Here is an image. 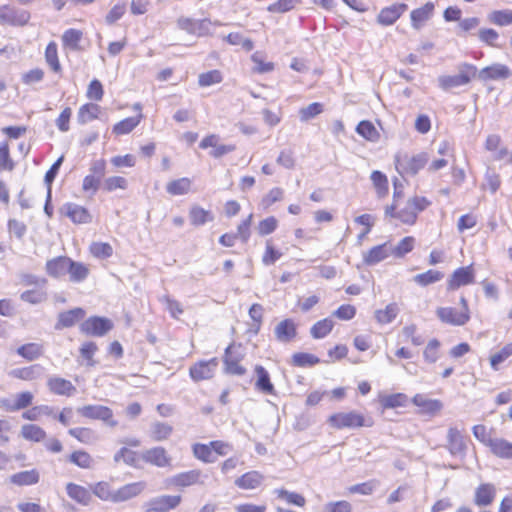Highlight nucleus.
Wrapping results in <instances>:
<instances>
[{
	"mask_svg": "<svg viewBox=\"0 0 512 512\" xmlns=\"http://www.w3.org/2000/svg\"><path fill=\"white\" fill-rule=\"evenodd\" d=\"M401 197L402 191L394 190L392 202L385 207L384 215L399 224L414 226L418 221L419 214L428 209L432 201L425 196L414 195L403 204L400 201Z\"/></svg>",
	"mask_w": 512,
	"mask_h": 512,
	"instance_id": "f257e3e1",
	"label": "nucleus"
},
{
	"mask_svg": "<svg viewBox=\"0 0 512 512\" xmlns=\"http://www.w3.org/2000/svg\"><path fill=\"white\" fill-rule=\"evenodd\" d=\"M147 483L143 480L126 483L115 488L110 481L101 480L91 486L94 496L104 502L124 503L140 497L145 493Z\"/></svg>",
	"mask_w": 512,
	"mask_h": 512,
	"instance_id": "f03ea898",
	"label": "nucleus"
},
{
	"mask_svg": "<svg viewBox=\"0 0 512 512\" xmlns=\"http://www.w3.org/2000/svg\"><path fill=\"white\" fill-rule=\"evenodd\" d=\"M327 423L334 430H356L374 425L371 417L358 410L334 412L328 416Z\"/></svg>",
	"mask_w": 512,
	"mask_h": 512,
	"instance_id": "7ed1b4c3",
	"label": "nucleus"
},
{
	"mask_svg": "<svg viewBox=\"0 0 512 512\" xmlns=\"http://www.w3.org/2000/svg\"><path fill=\"white\" fill-rule=\"evenodd\" d=\"M232 449V444L223 440H212L208 443L196 442L191 446L194 458L205 464L216 462L219 457L228 455Z\"/></svg>",
	"mask_w": 512,
	"mask_h": 512,
	"instance_id": "20e7f679",
	"label": "nucleus"
},
{
	"mask_svg": "<svg viewBox=\"0 0 512 512\" xmlns=\"http://www.w3.org/2000/svg\"><path fill=\"white\" fill-rule=\"evenodd\" d=\"M459 308L441 306L435 311L437 318L444 324L451 326H464L471 319L469 302L465 296L459 298Z\"/></svg>",
	"mask_w": 512,
	"mask_h": 512,
	"instance_id": "39448f33",
	"label": "nucleus"
},
{
	"mask_svg": "<svg viewBox=\"0 0 512 512\" xmlns=\"http://www.w3.org/2000/svg\"><path fill=\"white\" fill-rule=\"evenodd\" d=\"M245 353L241 343H230L223 355L224 372L232 376H244L247 373L246 367L242 364Z\"/></svg>",
	"mask_w": 512,
	"mask_h": 512,
	"instance_id": "423d86ee",
	"label": "nucleus"
},
{
	"mask_svg": "<svg viewBox=\"0 0 512 512\" xmlns=\"http://www.w3.org/2000/svg\"><path fill=\"white\" fill-rule=\"evenodd\" d=\"M469 444L470 439L465 434L464 429L457 426H450L447 429L445 448L452 457L464 458Z\"/></svg>",
	"mask_w": 512,
	"mask_h": 512,
	"instance_id": "0eeeda50",
	"label": "nucleus"
},
{
	"mask_svg": "<svg viewBox=\"0 0 512 512\" xmlns=\"http://www.w3.org/2000/svg\"><path fill=\"white\" fill-rule=\"evenodd\" d=\"M141 440L129 438L123 441V446L114 454L116 463H124L127 466L137 468L142 460Z\"/></svg>",
	"mask_w": 512,
	"mask_h": 512,
	"instance_id": "6e6552de",
	"label": "nucleus"
},
{
	"mask_svg": "<svg viewBox=\"0 0 512 512\" xmlns=\"http://www.w3.org/2000/svg\"><path fill=\"white\" fill-rule=\"evenodd\" d=\"M476 282V270L473 264L461 266L451 272L446 280V290L454 292Z\"/></svg>",
	"mask_w": 512,
	"mask_h": 512,
	"instance_id": "1a4fd4ad",
	"label": "nucleus"
},
{
	"mask_svg": "<svg viewBox=\"0 0 512 512\" xmlns=\"http://www.w3.org/2000/svg\"><path fill=\"white\" fill-rule=\"evenodd\" d=\"M478 69L475 65L464 63L457 75H445L439 78V85L444 90H449L454 87L467 85L477 76Z\"/></svg>",
	"mask_w": 512,
	"mask_h": 512,
	"instance_id": "9d476101",
	"label": "nucleus"
},
{
	"mask_svg": "<svg viewBox=\"0 0 512 512\" xmlns=\"http://www.w3.org/2000/svg\"><path fill=\"white\" fill-rule=\"evenodd\" d=\"M31 13L9 4L0 5V23L13 27H24L30 23Z\"/></svg>",
	"mask_w": 512,
	"mask_h": 512,
	"instance_id": "9b49d317",
	"label": "nucleus"
},
{
	"mask_svg": "<svg viewBox=\"0 0 512 512\" xmlns=\"http://www.w3.org/2000/svg\"><path fill=\"white\" fill-rule=\"evenodd\" d=\"M180 494H161L149 499L144 504V512H171L182 503Z\"/></svg>",
	"mask_w": 512,
	"mask_h": 512,
	"instance_id": "f8f14e48",
	"label": "nucleus"
},
{
	"mask_svg": "<svg viewBox=\"0 0 512 512\" xmlns=\"http://www.w3.org/2000/svg\"><path fill=\"white\" fill-rule=\"evenodd\" d=\"M114 327L112 320L101 316H90L80 325V331L86 336L103 337Z\"/></svg>",
	"mask_w": 512,
	"mask_h": 512,
	"instance_id": "ddd939ff",
	"label": "nucleus"
},
{
	"mask_svg": "<svg viewBox=\"0 0 512 512\" xmlns=\"http://www.w3.org/2000/svg\"><path fill=\"white\" fill-rule=\"evenodd\" d=\"M79 414L90 420H101L109 427H116L118 421L114 418L111 408L104 405H85L78 409Z\"/></svg>",
	"mask_w": 512,
	"mask_h": 512,
	"instance_id": "4468645a",
	"label": "nucleus"
},
{
	"mask_svg": "<svg viewBox=\"0 0 512 512\" xmlns=\"http://www.w3.org/2000/svg\"><path fill=\"white\" fill-rule=\"evenodd\" d=\"M206 475L199 468L179 472L171 478V484L180 490L205 485Z\"/></svg>",
	"mask_w": 512,
	"mask_h": 512,
	"instance_id": "2eb2a0df",
	"label": "nucleus"
},
{
	"mask_svg": "<svg viewBox=\"0 0 512 512\" xmlns=\"http://www.w3.org/2000/svg\"><path fill=\"white\" fill-rule=\"evenodd\" d=\"M219 361L216 357L199 360L189 368V376L195 382L210 380L214 377Z\"/></svg>",
	"mask_w": 512,
	"mask_h": 512,
	"instance_id": "dca6fc26",
	"label": "nucleus"
},
{
	"mask_svg": "<svg viewBox=\"0 0 512 512\" xmlns=\"http://www.w3.org/2000/svg\"><path fill=\"white\" fill-rule=\"evenodd\" d=\"M199 148L206 150L211 148L210 156L219 159L223 156L235 151L236 146L234 144L221 143L220 136L214 133L208 134L202 138L199 143Z\"/></svg>",
	"mask_w": 512,
	"mask_h": 512,
	"instance_id": "f3484780",
	"label": "nucleus"
},
{
	"mask_svg": "<svg viewBox=\"0 0 512 512\" xmlns=\"http://www.w3.org/2000/svg\"><path fill=\"white\" fill-rule=\"evenodd\" d=\"M408 10V5L403 2H395L382 7L376 16V22L383 27L394 25Z\"/></svg>",
	"mask_w": 512,
	"mask_h": 512,
	"instance_id": "a211bd4d",
	"label": "nucleus"
},
{
	"mask_svg": "<svg viewBox=\"0 0 512 512\" xmlns=\"http://www.w3.org/2000/svg\"><path fill=\"white\" fill-rule=\"evenodd\" d=\"M60 213L76 225L89 224L93 219V216L88 208L74 202L65 203L60 208Z\"/></svg>",
	"mask_w": 512,
	"mask_h": 512,
	"instance_id": "6ab92c4d",
	"label": "nucleus"
},
{
	"mask_svg": "<svg viewBox=\"0 0 512 512\" xmlns=\"http://www.w3.org/2000/svg\"><path fill=\"white\" fill-rule=\"evenodd\" d=\"M142 461L158 468L172 466V457L163 446H154L143 451Z\"/></svg>",
	"mask_w": 512,
	"mask_h": 512,
	"instance_id": "aec40b11",
	"label": "nucleus"
},
{
	"mask_svg": "<svg viewBox=\"0 0 512 512\" xmlns=\"http://www.w3.org/2000/svg\"><path fill=\"white\" fill-rule=\"evenodd\" d=\"M411 402L418 408V413L426 416H436L443 410V402L439 399L428 398L423 393L415 394Z\"/></svg>",
	"mask_w": 512,
	"mask_h": 512,
	"instance_id": "412c9836",
	"label": "nucleus"
},
{
	"mask_svg": "<svg viewBox=\"0 0 512 512\" xmlns=\"http://www.w3.org/2000/svg\"><path fill=\"white\" fill-rule=\"evenodd\" d=\"M435 4L431 1L411 10L409 18L411 27L419 31L421 30L434 16Z\"/></svg>",
	"mask_w": 512,
	"mask_h": 512,
	"instance_id": "4be33fe9",
	"label": "nucleus"
},
{
	"mask_svg": "<svg viewBox=\"0 0 512 512\" xmlns=\"http://www.w3.org/2000/svg\"><path fill=\"white\" fill-rule=\"evenodd\" d=\"M427 161V155L425 153H421L411 157H403L402 159H397L396 165L397 169H399L401 173L407 175H416L426 166Z\"/></svg>",
	"mask_w": 512,
	"mask_h": 512,
	"instance_id": "5701e85b",
	"label": "nucleus"
},
{
	"mask_svg": "<svg viewBox=\"0 0 512 512\" xmlns=\"http://www.w3.org/2000/svg\"><path fill=\"white\" fill-rule=\"evenodd\" d=\"M511 76V68L503 63H493L479 71V77L483 81L506 80Z\"/></svg>",
	"mask_w": 512,
	"mask_h": 512,
	"instance_id": "b1692460",
	"label": "nucleus"
},
{
	"mask_svg": "<svg viewBox=\"0 0 512 512\" xmlns=\"http://www.w3.org/2000/svg\"><path fill=\"white\" fill-rule=\"evenodd\" d=\"M44 370L40 364H31L13 369L10 375L19 381L36 382L43 377Z\"/></svg>",
	"mask_w": 512,
	"mask_h": 512,
	"instance_id": "393cba45",
	"label": "nucleus"
},
{
	"mask_svg": "<svg viewBox=\"0 0 512 512\" xmlns=\"http://www.w3.org/2000/svg\"><path fill=\"white\" fill-rule=\"evenodd\" d=\"M496 492L494 484L489 482L480 483L475 488L473 502L477 507L490 506L496 498Z\"/></svg>",
	"mask_w": 512,
	"mask_h": 512,
	"instance_id": "a878e982",
	"label": "nucleus"
},
{
	"mask_svg": "<svg viewBox=\"0 0 512 512\" xmlns=\"http://www.w3.org/2000/svg\"><path fill=\"white\" fill-rule=\"evenodd\" d=\"M34 395L31 391H21L15 395L13 402L7 399L1 400V407L8 412H17L30 407L33 404Z\"/></svg>",
	"mask_w": 512,
	"mask_h": 512,
	"instance_id": "bb28decb",
	"label": "nucleus"
},
{
	"mask_svg": "<svg viewBox=\"0 0 512 512\" xmlns=\"http://www.w3.org/2000/svg\"><path fill=\"white\" fill-rule=\"evenodd\" d=\"M165 190L171 197L184 196L193 191V181L189 177L174 178L166 183Z\"/></svg>",
	"mask_w": 512,
	"mask_h": 512,
	"instance_id": "cd10ccee",
	"label": "nucleus"
},
{
	"mask_svg": "<svg viewBox=\"0 0 512 512\" xmlns=\"http://www.w3.org/2000/svg\"><path fill=\"white\" fill-rule=\"evenodd\" d=\"M47 387L52 394L70 397L76 392V387L70 380L59 376L50 377L47 380Z\"/></svg>",
	"mask_w": 512,
	"mask_h": 512,
	"instance_id": "c85d7f7f",
	"label": "nucleus"
},
{
	"mask_svg": "<svg viewBox=\"0 0 512 512\" xmlns=\"http://www.w3.org/2000/svg\"><path fill=\"white\" fill-rule=\"evenodd\" d=\"M16 353L27 362H34L43 357L45 348L42 343L27 342L17 347Z\"/></svg>",
	"mask_w": 512,
	"mask_h": 512,
	"instance_id": "c756f323",
	"label": "nucleus"
},
{
	"mask_svg": "<svg viewBox=\"0 0 512 512\" xmlns=\"http://www.w3.org/2000/svg\"><path fill=\"white\" fill-rule=\"evenodd\" d=\"M65 490L68 497L80 505L87 506L92 500V492L80 484L68 482Z\"/></svg>",
	"mask_w": 512,
	"mask_h": 512,
	"instance_id": "7c9ffc66",
	"label": "nucleus"
},
{
	"mask_svg": "<svg viewBox=\"0 0 512 512\" xmlns=\"http://www.w3.org/2000/svg\"><path fill=\"white\" fill-rule=\"evenodd\" d=\"M378 403L383 411L406 407L409 398L405 393L379 394Z\"/></svg>",
	"mask_w": 512,
	"mask_h": 512,
	"instance_id": "2f4dec72",
	"label": "nucleus"
},
{
	"mask_svg": "<svg viewBox=\"0 0 512 512\" xmlns=\"http://www.w3.org/2000/svg\"><path fill=\"white\" fill-rule=\"evenodd\" d=\"M275 337L280 342H291L297 337V325L294 320H281L274 329Z\"/></svg>",
	"mask_w": 512,
	"mask_h": 512,
	"instance_id": "473e14b6",
	"label": "nucleus"
},
{
	"mask_svg": "<svg viewBox=\"0 0 512 512\" xmlns=\"http://www.w3.org/2000/svg\"><path fill=\"white\" fill-rule=\"evenodd\" d=\"M190 224L194 227L204 226L205 224L214 220V214L211 210L193 204L188 211Z\"/></svg>",
	"mask_w": 512,
	"mask_h": 512,
	"instance_id": "72a5a7b5",
	"label": "nucleus"
},
{
	"mask_svg": "<svg viewBox=\"0 0 512 512\" xmlns=\"http://www.w3.org/2000/svg\"><path fill=\"white\" fill-rule=\"evenodd\" d=\"M67 461L82 470H90L95 466L93 456L84 449H76L69 453Z\"/></svg>",
	"mask_w": 512,
	"mask_h": 512,
	"instance_id": "f704fd0d",
	"label": "nucleus"
},
{
	"mask_svg": "<svg viewBox=\"0 0 512 512\" xmlns=\"http://www.w3.org/2000/svg\"><path fill=\"white\" fill-rule=\"evenodd\" d=\"M83 38L84 32L82 30L68 28L61 36L62 46L64 49L71 51H81L83 49V46L81 45Z\"/></svg>",
	"mask_w": 512,
	"mask_h": 512,
	"instance_id": "c9c22d12",
	"label": "nucleus"
},
{
	"mask_svg": "<svg viewBox=\"0 0 512 512\" xmlns=\"http://www.w3.org/2000/svg\"><path fill=\"white\" fill-rule=\"evenodd\" d=\"M44 59L49 69L57 75H61L63 68L59 58L58 45L55 41H50L44 50Z\"/></svg>",
	"mask_w": 512,
	"mask_h": 512,
	"instance_id": "e433bc0d",
	"label": "nucleus"
},
{
	"mask_svg": "<svg viewBox=\"0 0 512 512\" xmlns=\"http://www.w3.org/2000/svg\"><path fill=\"white\" fill-rule=\"evenodd\" d=\"M10 483L18 486H32L40 481V473L36 468L30 470L19 471L10 476Z\"/></svg>",
	"mask_w": 512,
	"mask_h": 512,
	"instance_id": "4c0bfd02",
	"label": "nucleus"
},
{
	"mask_svg": "<svg viewBox=\"0 0 512 512\" xmlns=\"http://www.w3.org/2000/svg\"><path fill=\"white\" fill-rule=\"evenodd\" d=\"M21 437L28 442L43 443L47 439V432L37 424H23L20 429Z\"/></svg>",
	"mask_w": 512,
	"mask_h": 512,
	"instance_id": "58836bf2",
	"label": "nucleus"
},
{
	"mask_svg": "<svg viewBox=\"0 0 512 512\" xmlns=\"http://www.w3.org/2000/svg\"><path fill=\"white\" fill-rule=\"evenodd\" d=\"M144 119L143 113H138L131 117H126L112 127V133L115 136H122L131 133Z\"/></svg>",
	"mask_w": 512,
	"mask_h": 512,
	"instance_id": "ea45409f",
	"label": "nucleus"
},
{
	"mask_svg": "<svg viewBox=\"0 0 512 512\" xmlns=\"http://www.w3.org/2000/svg\"><path fill=\"white\" fill-rule=\"evenodd\" d=\"M86 315L83 308L77 307L67 311H63L58 316L57 328H70L76 325Z\"/></svg>",
	"mask_w": 512,
	"mask_h": 512,
	"instance_id": "a19ab883",
	"label": "nucleus"
},
{
	"mask_svg": "<svg viewBox=\"0 0 512 512\" xmlns=\"http://www.w3.org/2000/svg\"><path fill=\"white\" fill-rule=\"evenodd\" d=\"M70 258L58 256L46 262L45 268L49 276L59 278L64 276L69 269Z\"/></svg>",
	"mask_w": 512,
	"mask_h": 512,
	"instance_id": "79ce46f5",
	"label": "nucleus"
},
{
	"mask_svg": "<svg viewBox=\"0 0 512 512\" xmlns=\"http://www.w3.org/2000/svg\"><path fill=\"white\" fill-rule=\"evenodd\" d=\"M370 181L379 199H384L389 195V180L385 173L379 170L372 171Z\"/></svg>",
	"mask_w": 512,
	"mask_h": 512,
	"instance_id": "37998d69",
	"label": "nucleus"
},
{
	"mask_svg": "<svg viewBox=\"0 0 512 512\" xmlns=\"http://www.w3.org/2000/svg\"><path fill=\"white\" fill-rule=\"evenodd\" d=\"M512 357V342L506 343L498 351L489 356V364L493 371H499L503 365Z\"/></svg>",
	"mask_w": 512,
	"mask_h": 512,
	"instance_id": "c03bdc74",
	"label": "nucleus"
},
{
	"mask_svg": "<svg viewBox=\"0 0 512 512\" xmlns=\"http://www.w3.org/2000/svg\"><path fill=\"white\" fill-rule=\"evenodd\" d=\"M389 256L388 243H382L370 248L363 255V263L367 266H373L385 260Z\"/></svg>",
	"mask_w": 512,
	"mask_h": 512,
	"instance_id": "a18cd8bd",
	"label": "nucleus"
},
{
	"mask_svg": "<svg viewBox=\"0 0 512 512\" xmlns=\"http://www.w3.org/2000/svg\"><path fill=\"white\" fill-rule=\"evenodd\" d=\"M442 356V342L438 338H431L422 351L423 361L426 364H435Z\"/></svg>",
	"mask_w": 512,
	"mask_h": 512,
	"instance_id": "49530a36",
	"label": "nucleus"
},
{
	"mask_svg": "<svg viewBox=\"0 0 512 512\" xmlns=\"http://www.w3.org/2000/svg\"><path fill=\"white\" fill-rule=\"evenodd\" d=\"M255 373L257 376L256 382H255V388L264 394L274 395L275 388L271 382L270 375H269L268 371L263 366L256 365Z\"/></svg>",
	"mask_w": 512,
	"mask_h": 512,
	"instance_id": "de8ad7c7",
	"label": "nucleus"
},
{
	"mask_svg": "<svg viewBox=\"0 0 512 512\" xmlns=\"http://www.w3.org/2000/svg\"><path fill=\"white\" fill-rule=\"evenodd\" d=\"M263 482V475L258 471H248L235 480V485L243 490L258 488Z\"/></svg>",
	"mask_w": 512,
	"mask_h": 512,
	"instance_id": "09e8293b",
	"label": "nucleus"
},
{
	"mask_svg": "<svg viewBox=\"0 0 512 512\" xmlns=\"http://www.w3.org/2000/svg\"><path fill=\"white\" fill-rule=\"evenodd\" d=\"M401 338L404 343H411L414 346H421L425 343V338L415 324L405 325L401 329Z\"/></svg>",
	"mask_w": 512,
	"mask_h": 512,
	"instance_id": "8fccbe9b",
	"label": "nucleus"
},
{
	"mask_svg": "<svg viewBox=\"0 0 512 512\" xmlns=\"http://www.w3.org/2000/svg\"><path fill=\"white\" fill-rule=\"evenodd\" d=\"M444 278V273L437 269H428L413 277V281L420 287H427L440 282Z\"/></svg>",
	"mask_w": 512,
	"mask_h": 512,
	"instance_id": "3c124183",
	"label": "nucleus"
},
{
	"mask_svg": "<svg viewBox=\"0 0 512 512\" xmlns=\"http://www.w3.org/2000/svg\"><path fill=\"white\" fill-rule=\"evenodd\" d=\"M334 321L331 317H325L316 321L310 328V334L314 339H322L328 336L334 329Z\"/></svg>",
	"mask_w": 512,
	"mask_h": 512,
	"instance_id": "603ef678",
	"label": "nucleus"
},
{
	"mask_svg": "<svg viewBox=\"0 0 512 512\" xmlns=\"http://www.w3.org/2000/svg\"><path fill=\"white\" fill-rule=\"evenodd\" d=\"M399 314V307L397 303H389L384 308L378 309L374 313L375 320L381 325H386L393 322Z\"/></svg>",
	"mask_w": 512,
	"mask_h": 512,
	"instance_id": "864d4df0",
	"label": "nucleus"
},
{
	"mask_svg": "<svg viewBox=\"0 0 512 512\" xmlns=\"http://www.w3.org/2000/svg\"><path fill=\"white\" fill-rule=\"evenodd\" d=\"M101 114V107L97 103L88 102L80 106L78 121L81 124L96 120Z\"/></svg>",
	"mask_w": 512,
	"mask_h": 512,
	"instance_id": "5fc2aeb1",
	"label": "nucleus"
},
{
	"mask_svg": "<svg viewBox=\"0 0 512 512\" xmlns=\"http://www.w3.org/2000/svg\"><path fill=\"white\" fill-rule=\"evenodd\" d=\"M283 255L284 253L275 245L272 239L265 241V248L261 258L264 265H274Z\"/></svg>",
	"mask_w": 512,
	"mask_h": 512,
	"instance_id": "6e6d98bb",
	"label": "nucleus"
},
{
	"mask_svg": "<svg viewBox=\"0 0 512 512\" xmlns=\"http://www.w3.org/2000/svg\"><path fill=\"white\" fill-rule=\"evenodd\" d=\"M490 451L498 458L512 459V443L504 438H494Z\"/></svg>",
	"mask_w": 512,
	"mask_h": 512,
	"instance_id": "4d7b16f0",
	"label": "nucleus"
},
{
	"mask_svg": "<svg viewBox=\"0 0 512 512\" xmlns=\"http://www.w3.org/2000/svg\"><path fill=\"white\" fill-rule=\"evenodd\" d=\"M68 434L79 443L90 445L97 439L95 431L90 427H74L68 430Z\"/></svg>",
	"mask_w": 512,
	"mask_h": 512,
	"instance_id": "13d9d810",
	"label": "nucleus"
},
{
	"mask_svg": "<svg viewBox=\"0 0 512 512\" xmlns=\"http://www.w3.org/2000/svg\"><path fill=\"white\" fill-rule=\"evenodd\" d=\"M16 163L11 155L8 141L0 142V172H12Z\"/></svg>",
	"mask_w": 512,
	"mask_h": 512,
	"instance_id": "bf43d9fd",
	"label": "nucleus"
},
{
	"mask_svg": "<svg viewBox=\"0 0 512 512\" xmlns=\"http://www.w3.org/2000/svg\"><path fill=\"white\" fill-rule=\"evenodd\" d=\"M356 132L370 142H376L380 138V134L375 125L369 120L360 121L356 126Z\"/></svg>",
	"mask_w": 512,
	"mask_h": 512,
	"instance_id": "052dcab7",
	"label": "nucleus"
},
{
	"mask_svg": "<svg viewBox=\"0 0 512 512\" xmlns=\"http://www.w3.org/2000/svg\"><path fill=\"white\" fill-rule=\"evenodd\" d=\"M129 187L128 180L119 175L107 177L102 185V190L106 193H113L117 190H127Z\"/></svg>",
	"mask_w": 512,
	"mask_h": 512,
	"instance_id": "680f3d73",
	"label": "nucleus"
},
{
	"mask_svg": "<svg viewBox=\"0 0 512 512\" xmlns=\"http://www.w3.org/2000/svg\"><path fill=\"white\" fill-rule=\"evenodd\" d=\"M274 494L278 499L284 500L288 504L297 507H304L306 505V498L302 494L290 492L284 488L275 489Z\"/></svg>",
	"mask_w": 512,
	"mask_h": 512,
	"instance_id": "e2e57ef3",
	"label": "nucleus"
},
{
	"mask_svg": "<svg viewBox=\"0 0 512 512\" xmlns=\"http://www.w3.org/2000/svg\"><path fill=\"white\" fill-rule=\"evenodd\" d=\"M320 358L314 354L306 352L294 353L291 357V364L295 367H313L320 363Z\"/></svg>",
	"mask_w": 512,
	"mask_h": 512,
	"instance_id": "0e129e2a",
	"label": "nucleus"
},
{
	"mask_svg": "<svg viewBox=\"0 0 512 512\" xmlns=\"http://www.w3.org/2000/svg\"><path fill=\"white\" fill-rule=\"evenodd\" d=\"M89 267L82 262H76L70 259L68 273L73 282H82L89 275Z\"/></svg>",
	"mask_w": 512,
	"mask_h": 512,
	"instance_id": "69168bd1",
	"label": "nucleus"
},
{
	"mask_svg": "<svg viewBox=\"0 0 512 512\" xmlns=\"http://www.w3.org/2000/svg\"><path fill=\"white\" fill-rule=\"evenodd\" d=\"M251 60L254 63V73L265 74L272 72L275 69V64L272 61H267L261 52L253 53L251 55Z\"/></svg>",
	"mask_w": 512,
	"mask_h": 512,
	"instance_id": "338daca9",
	"label": "nucleus"
},
{
	"mask_svg": "<svg viewBox=\"0 0 512 512\" xmlns=\"http://www.w3.org/2000/svg\"><path fill=\"white\" fill-rule=\"evenodd\" d=\"M488 20L490 23L500 27L512 25V10H493L489 13Z\"/></svg>",
	"mask_w": 512,
	"mask_h": 512,
	"instance_id": "774afa93",
	"label": "nucleus"
}]
</instances>
